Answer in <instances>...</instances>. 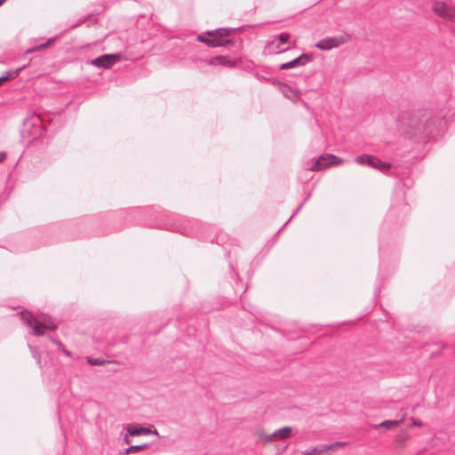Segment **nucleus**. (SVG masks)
I'll return each instance as SVG.
<instances>
[{"label": "nucleus", "mask_w": 455, "mask_h": 455, "mask_svg": "<svg viewBox=\"0 0 455 455\" xmlns=\"http://www.w3.org/2000/svg\"><path fill=\"white\" fill-rule=\"evenodd\" d=\"M195 224L196 222L194 220L186 217L178 216L174 218L172 223L166 224L165 228L171 231L178 232L185 235H192L194 233L193 226Z\"/></svg>", "instance_id": "nucleus-4"}, {"label": "nucleus", "mask_w": 455, "mask_h": 455, "mask_svg": "<svg viewBox=\"0 0 455 455\" xmlns=\"http://www.w3.org/2000/svg\"><path fill=\"white\" fill-rule=\"evenodd\" d=\"M286 225L284 224L283 228H280V230H278V233H281V231L283 230V228L285 227Z\"/></svg>", "instance_id": "nucleus-31"}, {"label": "nucleus", "mask_w": 455, "mask_h": 455, "mask_svg": "<svg viewBox=\"0 0 455 455\" xmlns=\"http://www.w3.org/2000/svg\"><path fill=\"white\" fill-rule=\"evenodd\" d=\"M126 430L130 435H149V434L158 435V432L156 429L152 430L148 427H140V425H134V424L128 425Z\"/></svg>", "instance_id": "nucleus-12"}, {"label": "nucleus", "mask_w": 455, "mask_h": 455, "mask_svg": "<svg viewBox=\"0 0 455 455\" xmlns=\"http://www.w3.org/2000/svg\"><path fill=\"white\" fill-rule=\"evenodd\" d=\"M341 445V443L336 442L331 444H318L312 449L302 451L303 455H331V451Z\"/></svg>", "instance_id": "nucleus-8"}, {"label": "nucleus", "mask_w": 455, "mask_h": 455, "mask_svg": "<svg viewBox=\"0 0 455 455\" xmlns=\"http://www.w3.org/2000/svg\"><path fill=\"white\" fill-rule=\"evenodd\" d=\"M291 434V427H283L282 428L276 429L271 435H260V438L267 443H270L275 439L284 440L290 436Z\"/></svg>", "instance_id": "nucleus-9"}, {"label": "nucleus", "mask_w": 455, "mask_h": 455, "mask_svg": "<svg viewBox=\"0 0 455 455\" xmlns=\"http://www.w3.org/2000/svg\"><path fill=\"white\" fill-rule=\"evenodd\" d=\"M432 9L438 16L451 23V29L455 35V9L444 2H435L432 5Z\"/></svg>", "instance_id": "nucleus-5"}, {"label": "nucleus", "mask_w": 455, "mask_h": 455, "mask_svg": "<svg viewBox=\"0 0 455 455\" xmlns=\"http://www.w3.org/2000/svg\"><path fill=\"white\" fill-rule=\"evenodd\" d=\"M408 436L409 435H408V434L406 432H402V433H400L398 435L397 441L403 443V442H405L408 439Z\"/></svg>", "instance_id": "nucleus-20"}, {"label": "nucleus", "mask_w": 455, "mask_h": 455, "mask_svg": "<svg viewBox=\"0 0 455 455\" xmlns=\"http://www.w3.org/2000/svg\"><path fill=\"white\" fill-rule=\"evenodd\" d=\"M130 442H131L130 438L127 435H125V437L124 438V443L126 444H129Z\"/></svg>", "instance_id": "nucleus-28"}, {"label": "nucleus", "mask_w": 455, "mask_h": 455, "mask_svg": "<svg viewBox=\"0 0 455 455\" xmlns=\"http://www.w3.org/2000/svg\"><path fill=\"white\" fill-rule=\"evenodd\" d=\"M5 0H0V5L4 2Z\"/></svg>", "instance_id": "nucleus-33"}, {"label": "nucleus", "mask_w": 455, "mask_h": 455, "mask_svg": "<svg viewBox=\"0 0 455 455\" xmlns=\"http://www.w3.org/2000/svg\"><path fill=\"white\" fill-rule=\"evenodd\" d=\"M286 225L284 224L283 228H280V230H278V233H281V231L283 230V228L285 227Z\"/></svg>", "instance_id": "nucleus-30"}, {"label": "nucleus", "mask_w": 455, "mask_h": 455, "mask_svg": "<svg viewBox=\"0 0 455 455\" xmlns=\"http://www.w3.org/2000/svg\"><path fill=\"white\" fill-rule=\"evenodd\" d=\"M403 419L404 418H402L400 420H385L379 425L374 426V427H384L385 429L388 430L392 427L399 426L403 421Z\"/></svg>", "instance_id": "nucleus-16"}, {"label": "nucleus", "mask_w": 455, "mask_h": 455, "mask_svg": "<svg viewBox=\"0 0 455 455\" xmlns=\"http://www.w3.org/2000/svg\"><path fill=\"white\" fill-rule=\"evenodd\" d=\"M310 60H311V59L307 54H302L291 61L283 63L280 66V68L281 69H290V68L304 66L307 63H308Z\"/></svg>", "instance_id": "nucleus-11"}, {"label": "nucleus", "mask_w": 455, "mask_h": 455, "mask_svg": "<svg viewBox=\"0 0 455 455\" xmlns=\"http://www.w3.org/2000/svg\"><path fill=\"white\" fill-rule=\"evenodd\" d=\"M60 350H61V351L63 352V354H64V355H66L67 356H68V357H72V356H73L72 353H71L69 350H68L65 347H63Z\"/></svg>", "instance_id": "nucleus-24"}, {"label": "nucleus", "mask_w": 455, "mask_h": 455, "mask_svg": "<svg viewBox=\"0 0 455 455\" xmlns=\"http://www.w3.org/2000/svg\"><path fill=\"white\" fill-rule=\"evenodd\" d=\"M52 41H53V39L49 40L45 44H41L40 46L36 47V50L44 49L49 44H51ZM34 51H35V49H34ZM30 52H33V50H31Z\"/></svg>", "instance_id": "nucleus-22"}, {"label": "nucleus", "mask_w": 455, "mask_h": 455, "mask_svg": "<svg viewBox=\"0 0 455 455\" xmlns=\"http://www.w3.org/2000/svg\"><path fill=\"white\" fill-rule=\"evenodd\" d=\"M21 319L26 324L32 328V334L36 336H42L44 333V330L54 331L57 329V325L52 322L51 319L44 320V323L38 321L30 312H21Z\"/></svg>", "instance_id": "nucleus-2"}, {"label": "nucleus", "mask_w": 455, "mask_h": 455, "mask_svg": "<svg viewBox=\"0 0 455 455\" xmlns=\"http://www.w3.org/2000/svg\"><path fill=\"white\" fill-rule=\"evenodd\" d=\"M286 225L284 224L283 228H280V230H278V233H281V231L283 230V228L285 227Z\"/></svg>", "instance_id": "nucleus-32"}, {"label": "nucleus", "mask_w": 455, "mask_h": 455, "mask_svg": "<svg viewBox=\"0 0 455 455\" xmlns=\"http://www.w3.org/2000/svg\"><path fill=\"white\" fill-rule=\"evenodd\" d=\"M148 447V443H143V444H139V445H132V446H129L128 448L124 449L121 452V454L128 455V454H131V453H133V452H137V451L145 450Z\"/></svg>", "instance_id": "nucleus-17"}, {"label": "nucleus", "mask_w": 455, "mask_h": 455, "mask_svg": "<svg viewBox=\"0 0 455 455\" xmlns=\"http://www.w3.org/2000/svg\"><path fill=\"white\" fill-rule=\"evenodd\" d=\"M6 158V154L4 152H0V163L4 162Z\"/></svg>", "instance_id": "nucleus-27"}, {"label": "nucleus", "mask_w": 455, "mask_h": 455, "mask_svg": "<svg viewBox=\"0 0 455 455\" xmlns=\"http://www.w3.org/2000/svg\"><path fill=\"white\" fill-rule=\"evenodd\" d=\"M121 59V55L118 53L116 54H104L99 58L91 60V64L98 67L109 68Z\"/></svg>", "instance_id": "nucleus-7"}, {"label": "nucleus", "mask_w": 455, "mask_h": 455, "mask_svg": "<svg viewBox=\"0 0 455 455\" xmlns=\"http://www.w3.org/2000/svg\"><path fill=\"white\" fill-rule=\"evenodd\" d=\"M87 363L90 365H103L106 363V361L102 358L87 357Z\"/></svg>", "instance_id": "nucleus-19"}, {"label": "nucleus", "mask_w": 455, "mask_h": 455, "mask_svg": "<svg viewBox=\"0 0 455 455\" xmlns=\"http://www.w3.org/2000/svg\"><path fill=\"white\" fill-rule=\"evenodd\" d=\"M10 75H11V74L9 73L7 76H1V77H0V85H1L4 82H5V81H7V80L9 79Z\"/></svg>", "instance_id": "nucleus-26"}, {"label": "nucleus", "mask_w": 455, "mask_h": 455, "mask_svg": "<svg viewBox=\"0 0 455 455\" xmlns=\"http://www.w3.org/2000/svg\"><path fill=\"white\" fill-rule=\"evenodd\" d=\"M29 120L31 121L32 125L36 126L37 124H42L44 127L45 126L46 122L51 121L50 116H39V115L30 116Z\"/></svg>", "instance_id": "nucleus-15"}, {"label": "nucleus", "mask_w": 455, "mask_h": 455, "mask_svg": "<svg viewBox=\"0 0 455 455\" xmlns=\"http://www.w3.org/2000/svg\"><path fill=\"white\" fill-rule=\"evenodd\" d=\"M339 163L340 160L337 156L331 154H323L316 158H313L310 163H307L305 169L311 172H318L331 165H338Z\"/></svg>", "instance_id": "nucleus-3"}, {"label": "nucleus", "mask_w": 455, "mask_h": 455, "mask_svg": "<svg viewBox=\"0 0 455 455\" xmlns=\"http://www.w3.org/2000/svg\"><path fill=\"white\" fill-rule=\"evenodd\" d=\"M310 197V194L307 195V196H306V198L304 199V201L302 202L303 204L309 199Z\"/></svg>", "instance_id": "nucleus-29"}, {"label": "nucleus", "mask_w": 455, "mask_h": 455, "mask_svg": "<svg viewBox=\"0 0 455 455\" xmlns=\"http://www.w3.org/2000/svg\"><path fill=\"white\" fill-rule=\"evenodd\" d=\"M302 206H303V203H301V204L298 206V208H297V209H296V211L293 212V214L291 216V218H290V219L285 222V225H287V224L291 221V219H292V218H293V217H294V216H295V215H296V214H297V213L301 210Z\"/></svg>", "instance_id": "nucleus-21"}, {"label": "nucleus", "mask_w": 455, "mask_h": 455, "mask_svg": "<svg viewBox=\"0 0 455 455\" xmlns=\"http://www.w3.org/2000/svg\"><path fill=\"white\" fill-rule=\"evenodd\" d=\"M289 38H290V35L289 34H286V33L281 34L278 36L277 42L274 41V42L271 43V44L269 45V51L270 52L275 51L276 52H285L286 50H288V48H282L281 44L287 43Z\"/></svg>", "instance_id": "nucleus-13"}, {"label": "nucleus", "mask_w": 455, "mask_h": 455, "mask_svg": "<svg viewBox=\"0 0 455 455\" xmlns=\"http://www.w3.org/2000/svg\"><path fill=\"white\" fill-rule=\"evenodd\" d=\"M355 161L358 164L369 165V166H371L374 169L379 170L383 172H385L390 167L389 164L382 163L378 158H375V157L368 156V155L357 156L355 158Z\"/></svg>", "instance_id": "nucleus-6"}, {"label": "nucleus", "mask_w": 455, "mask_h": 455, "mask_svg": "<svg viewBox=\"0 0 455 455\" xmlns=\"http://www.w3.org/2000/svg\"><path fill=\"white\" fill-rule=\"evenodd\" d=\"M208 63L212 66L220 65L226 68H234L235 66V60L224 56L212 58L209 60Z\"/></svg>", "instance_id": "nucleus-14"}, {"label": "nucleus", "mask_w": 455, "mask_h": 455, "mask_svg": "<svg viewBox=\"0 0 455 455\" xmlns=\"http://www.w3.org/2000/svg\"><path fill=\"white\" fill-rule=\"evenodd\" d=\"M411 422H412V426H415V427H421V426H423V423L420 420H418V419H411Z\"/></svg>", "instance_id": "nucleus-23"}, {"label": "nucleus", "mask_w": 455, "mask_h": 455, "mask_svg": "<svg viewBox=\"0 0 455 455\" xmlns=\"http://www.w3.org/2000/svg\"><path fill=\"white\" fill-rule=\"evenodd\" d=\"M231 31L232 29L228 28L211 30L197 36L196 39L197 41L211 47L223 46L230 43V40L227 37L229 36Z\"/></svg>", "instance_id": "nucleus-1"}, {"label": "nucleus", "mask_w": 455, "mask_h": 455, "mask_svg": "<svg viewBox=\"0 0 455 455\" xmlns=\"http://www.w3.org/2000/svg\"><path fill=\"white\" fill-rule=\"evenodd\" d=\"M52 341L55 345H57V346L59 347V348H60V349H61V348L64 347V346H63V344H62L60 340H58V339H52Z\"/></svg>", "instance_id": "nucleus-25"}, {"label": "nucleus", "mask_w": 455, "mask_h": 455, "mask_svg": "<svg viewBox=\"0 0 455 455\" xmlns=\"http://www.w3.org/2000/svg\"><path fill=\"white\" fill-rule=\"evenodd\" d=\"M340 41L337 37H325L315 44V47L323 51H330L339 45Z\"/></svg>", "instance_id": "nucleus-10"}, {"label": "nucleus", "mask_w": 455, "mask_h": 455, "mask_svg": "<svg viewBox=\"0 0 455 455\" xmlns=\"http://www.w3.org/2000/svg\"><path fill=\"white\" fill-rule=\"evenodd\" d=\"M28 347L31 351L32 356L36 360L38 365L41 364V356L36 347L28 345Z\"/></svg>", "instance_id": "nucleus-18"}]
</instances>
